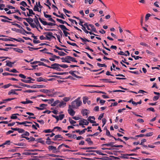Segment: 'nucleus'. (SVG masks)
Listing matches in <instances>:
<instances>
[{
    "instance_id": "ea45409f",
    "label": "nucleus",
    "mask_w": 160,
    "mask_h": 160,
    "mask_svg": "<svg viewBox=\"0 0 160 160\" xmlns=\"http://www.w3.org/2000/svg\"><path fill=\"white\" fill-rule=\"evenodd\" d=\"M56 20L58 22H60V23H61L62 24H64V23H65V21H63L62 19H59L58 18L56 19Z\"/></svg>"
},
{
    "instance_id": "f704fd0d",
    "label": "nucleus",
    "mask_w": 160,
    "mask_h": 160,
    "mask_svg": "<svg viewBox=\"0 0 160 160\" xmlns=\"http://www.w3.org/2000/svg\"><path fill=\"white\" fill-rule=\"evenodd\" d=\"M49 156L54 157H61V158H64V157L63 156H59L58 155H56L54 154H50L49 155Z\"/></svg>"
},
{
    "instance_id": "c03bdc74",
    "label": "nucleus",
    "mask_w": 160,
    "mask_h": 160,
    "mask_svg": "<svg viewBox=\"0 0 160 160\" xmlns=\"http://www.w3.org/2000/svg\"><path fill=\"white\" fill-rule=\"evenodd\" d=\"M58 55L60 56H64L66 55V54L63 52L59 51L58 52Z\"/></svg>"
},
{
    "instance_id": "09e8293b",
    "label": "nucleus",
    "mask_w": 160,
    "mask_h": 160,
    "mask_svg": "<svg viewBox=\"0 0 160 160\" xmlns=\"http://www.w3.org/2000/svg\"><path fill=\"white\" fill-rule=\"evenodd\" d=\"M68 20L70 21L71 22L73 23V22H74L75 23L76 25L78 24V22L76 21L74 19H72L71 18H68Z\"/></svg>"
},
{
    "instance_id": "a18cd8bd",
    "label": "nucleus",
    "mask_w": 160,
    "mask_h": 160,
    "mask_svg": "<svg viewBox=\"0 0 160 160\" xmlns=\"http://www.w3.org/2000/svg\"><path fill=\"white\" fill-rule=\"evenodd\" d=\"M46 143L48 145H52L53 143H55L54 142L50 141H46Z\"/></svg>"
},
{
    "instance_id": "0e129e2a",
    "label": "nucleus",
    "mask_w": 160,
    "mask_h": 160,
    "mask_svg": "<svg viewBox=\"0 0 160 160\" xmlns=\"http://www.w3.org/2000/svg\"><path fill=\"white\" fill-rule=\"evenodd\" d=\"M65 17H66L63 14L61 13L60 15H59L58 17L61 18L63 19H65Z\"/></svg>"
},
{
    "instance_id": "f8f14e48",
    "label": "nucleus",
    "mask_w": 160,
    "mask_h": 160,
    "mask_svg": "<svg viewBox=\"0 0 160 160\" xmlns=\"http://www.w3.org/2000/svg\"><path fill=\"white\" fill-rule=\"evenodd\" d=\"M68 73L72 75L73 76L76 78H82V77L81 76H77L76 74H75L73 72V71L71 70L69 72H68Z\"/></svg>"
},
{
    "instance_id": "6e6d98bb",
    "label": "nucleus",
    "mask_w": 160,
    "mask_h": 160,
    "mask_svg": "<svg viewBox=\"0 0 160 160\" xmlns=\"http://www.w3.org/2000/svg\"><path fill=\"white\" fill-rule=\"evenodd\" d=\"M30 25L31 26V27L32 28H36L37 29H38L37 26L34 23H32V22L31 23H30Z\"/></svg>"
},
{
    "instance_id": "39448f33",
    "label": "nucleus",
    "mask_w": 160,
    "mask_h": 160,
    "mask_svg": "<svg viewBox=\"0 0 160 160\" xmlns=\"http://www.w3.org/2000/svg\"><path fill=\"white\" fill-rule=\"evenodd\" d=\"M16 123L19 125H24L25 126L29 127L31 125H28L26 124L27 123H30L32 124V122H28V121H24L22 122H16Z\"/></svg>"
},
{
    "instance_id": "c756f323",
    "label": "nucleus",
    "mask_w": 160,
    "mask_h": 160,
    "mask_svg": "<svg viewBox=\"0 0 160 160\" xmlns=\"http://www.w3.org/2000/svg\"><path fill=\"white\" fill-rule=\"evenodd\" d=\"M37 81L38 82H41V81H44V82H46V80L41 77H39L38 78H37Z\"/></svg>"
},
{
    "instance_id": "bb28decb",
    "label": "nucleus",
    "mask_w": 160,
    "mask_h": 160,
    "mask_svg": "<svg viewBox=\"0 0 160 160\" xmlns=\"http://www.w3.org/2000/svg\"><path fill=\"white\" fill-rule=\"evenodd\" d=\"M35 88H44L45 87V86L43 85H34Z\"/></svg>"
},
{
    "instance_id": "6e6552de",
    "label": "nucleus",
    "mask_w": 160,
    "mask_h": 160,
    "mask_svg": "<svg viewBox=\"0 0 160 160\" xmlns=\"http://www.w3.org/2000/svg\"><path fill=\"white\" fill-rule=\"evenodd\" d=\"M58 67H60L59 64L54 63L51 65V66H48V68L53 69L56 70Z\"/></svg>"
},
{
    "instance_id": "ddd939ff",
    "label": "nucleus",
    "mask_w": 160,
    "mask_h": 160,
    "mask_svg": "<svg viewBox=\"0 0 160 160\" xmlns=\"http://www.w3.org/2000/svg\"><path fill=\"white\" fill-rule=\"evenodd\" d=\"M75 37L77 38H79L76 34L75 35ZM79 38L83 42H91V41L88 40V39L86 38H83L82 37H80Z\"/></svg>"
},
{
    "instance_id": "0eeeda50",
    "label": "nucleus",
    "mask_w": 160,
    "mask_h": 160,
    "mask_svg": "<svg viewBox=\"0 0 160 160\" xmlns=\"http://www.w3.org/2000/svg\"><path fill=\"white\" fill-rule=\"evenodd\" d=\"M70 105H69V109L68 110V112L70 115L72 116H73L75 114V112L72 109Z\"/></svg>"
},
{
    "instance_id": "603ef678",
    "label": "nucleus",
    "mask_w": 160,
    "mask_h": 160,
    "mask_svg": "<svg viewBox=\"0 0 160 160\" xmlns=\"http://www.w3.org/2000/svg\"><path fill=\"white\" fill-rule=\"evenodd\" d=\"M59 101H55V102H53L52 103V106H55L57 104H58L59 102H58Z\"/></svg>"
},
{
    "instance_id": "a878e982",
    "label": "nucleus",
    "mask_w": 160,
    "mask_h": 160,
    "mask_svg": "<svg viewBox=\"0 0 160 160\" xmlns=\"http://www.w3.org/2000/svg\"><path fill=\"white\" fill-rule=\"evenodd\" d=\"M89 27H90L92 28V31H94L95 32H97V31L96 30V28H95L94 26L92 24H89Z\"/></svg>"
},
{
    "instance_id": "dca6fc26",
    "label": "nucleus",
    "mask_w": 160,
    "mask_h": 160,
    "mask_svg": "<svg viewBox=\"0 0 160 160\" xmlns=\"http://www.w3.org/2000/svg\"><path fill=\"white\" fill-rule=\"evenodd\" d=\"M18 93L16 92L15 89H12L8 92V95H10L11 94L18 95Z\"/></svg>"
},
{
    "instance_id": "774afa93",
    "label": "nucleus",
    "mask_w": 160,
    "mask_h": 160,
    "mask_svg": "<svg viewBox=\"0 0 160 160\" xmlns=\"http://www.w3.org/2000/svg\"><path fill=\"white\" fill-rule=\"evenodd\" d=\"M153 134L152 132H150L148 133H147L146 135H145V136L146 137H149L150 136H152Z\"/></svg>"
},
{
    "instance_id": "9b49d317",
    "label": "nucleus",
    "mask_w": 160,
    "mask_h": 160,
    "mask_svg": "<svg viewBox=\"0 0 160 160\" xmlns=\"http://www.w3.org/2000/svg\"><path fill=\"white\" fill-rule=\"evenodd\" d=\"M50 33H52L51 32H45L44 33V34H46V39L48 40H51V36L49 35Z\"/></svg>"
},
{
    "instance_id": "72a5a7b5",
    "label": "nucleus",
    "mask_w": 160,
    "mask_h": 160,
    "mask_svg": "<svg viewBox=\"0 0 160 160\" xmlns=\"http://www.w3.org/2000/svg\"><path fill=\"white\" fill-rule=\"evenodd\" d=\"M85 140L88 142V143L89 144H93V142L91 141L90 138H87Z\"/></svg>"
},
{
    "instance_id": "5fc2aeb1",
    "label": "nucleus",
    "mask_w": 160,
    "mask_h": 160,
    "mask_svg": "<svg viewBox=\"0 0 160 160\" xmlns=\"http://www.w3.org/2000/svg\"><path fill=\"white\" fill-rule=\"evenodd\" d=\"M15 145H18L19 146H22L23 147H25L26 146L25 144L24 143H18V144H16L15 143Z\"/></svg>"
},
{
    "instance_id": "aec40b11",
    "label": "nucleus",
    "mask_w": 160,
    "mask_h": 160,
    "mask_svg": "<svg viewBox=\"0 0 160 160\" xmlns=\"http://www.w3.org/2000/svg\"><path fill=\"white\" fill-rule=\"evenodd\" d=\"M2 75L3 76L10 75V76H18V75L16 74H13V73H9L7 72L3 73H2Z\"/></svg>"
},
{
    "instance_id": "de8ad7c7",
    "label": "nucleus",
    "mask_w": 160,
    "mask_h": 160,
    "mask_svg": "<svg viewBox=\"0 0 160 160\" xmlns=\"http://www.w3.org/2000/svg\"><path fill=\"white\" fill-rule=\"evenodd\" d=\"M59 66H60V67L63 68H67L68 67V65H67L66 64H59Z\"/></svg>"
},
{
    "instance_id": "3c124183",
    "label": "nucleus",
    "mask_w": 160,
    "mask_h": 160,
    "mask_svg": "<svg viewBox=\"0 0 160 160\" xmlns=\"http://www.w3.org/2000/svg\"><path fill=\"white\" fill-rule=\"evenodd\" d=\"M12 86V85L10 84H8L5 85H4L2 87V88H4V89L7 88H9L10 86Z\"/></svg>"
},
{
    "instance_id": "412c9836",
    "label": "nucleus",
    "mask_w": 160,
    "mask_h": 160,
    "mask_svg": "<svg viewBox=\"0 0 160 160\" xmlns=\"http://www.w3.org/2000/svg\"><path fill=\"white\" fill-rule=\"evenodd\" d=\"M101 81H104L105 82H109L111 83H114L115 82L112 81H109V79H100Z\"/></svg>"
},
{
    "instance_id": "f03ea898",
    "label": "nucleus",
    "mask_w": 160,
    "mask_h": 160,
    "mask_svg": "<svg viewBox=\"0 0 160 160\" xmlns=\"http://www.w3.org/2000/svg\"><path fill=\"white\" fill-rule=\"evenodd\" d=\"M40 21L44 25H49V26H55V25H57L55 23H52L51 22H47L46 21H44L42 20V19L40 18H38Z\"/></svg>"
},
{
    "instance_id": "9d476101",
    "label": "nucleus",
    "mask_w": 160,
    "mask_h": 160,
    "mask_svg": "<svg viewBox=\"0 0 160 160\" xmlns=\"http://www.w3.org/2000/svg\"><path fill=\"white\" fill-rule=\"evenodd\" d=\"M12 30L13 31H15L17 32H19L23 35H25V33L23 32V30L19 29L16 28H12Z\"/></svg>"
},
{
    "instance_id": "13d9d810",
    "label": "nucleus",
    "mask_w": 160,
    "mask_h": 160,
    "mask_svg": "<svg viewBox=\"0 0 160 160\" xmlns=\"http://www.w3.org/2000/svg\"><path fill=\"white\" fill-rule=\"evenodd\" d=\"M21 78H22L25 79L27 78H26V76L22 74H20L18 75Z\"/></svg>"
},
{
    "instance_id": "a211bd4d",
    "label": "nucleus",
    "mask_w": 160,
    "mask_h": 160,
    "mask_svg": "<svg viewBox=\"0 0 160 160\" xmlns=\"http://www.w3.org/2000/svg\"><path fill=\"white\" fill-rule=\"evenodd\" d=\"M10 38L19 42H24V40L21 38H18V39L12 38Z\"/></svg>"
},
{
    "instance_id": "680f3d73",
    "label": "nucleus",
    "mask_w": 160,
    "mask_h": 160,
    "mask_svg": "<svg viewBox=\"0 0 160 160\" xmlns=\"http://www.w3.org/2000/svg\"><path fill=\"white\" fill-rule=\"evenodd\" d=\"M40 61H44L45 62H47V63H50V62L48 60L44 58L40 59Z\"/></svg>"
},
{
    "instance_id": "cd10ccee",
    "label": "nucleus",
    "mask_w": 160,
    "mask_h": 160,
    "mask_svg": "<svg viewBox=\"0 0 160 160\" xmlns=\"http://www.w3.org/2000/svg\"><path fill=\"white\" fill-rule=\"evenodd\" d=\"M6 62H7V63L6 65V66H8V67H12V62L9 61H8L7 60L6 61Z\"/></svg>"
},
{
    "instance_id": "5701e85b",
    "label": "nucleus",
    "mask_w": 160,
    "mask_h": 160,
    "mask_svg": "<svg viewBox=\"0 0 160 160\" xmlns=\"http://www.w3.org/2000/svg\"><path fill=\"white\" fill-rule=\"evenodd\" d=\"M13 50L16 51V52L20 53H22L23 52V51L21 49H20L18 48H13Z\"/></svg>"
},
{
    "instance_id": "4be33fe9",
    "label": "nucleus",
    "mask_w": 160,
    "mask_h": 160,
    "mask_svg": "<svg viewBox=\"0 0 160 160\" xmlns=\"http://www.w3.org/2000/svg\"><path fill=\"white\" fill-rule=\"evenodd\" d=\"M33 9V10L35 11L39 12L41 10V9L40 10V11L39 10V8H38V6L37 2H36V5L34 6V7Z\"/></svg>"
},
{
    "instance_id": "79ce46f5",
    "label": "nucleus",
    "mask_w": 160,
    "mask_h": 160,
    "mask_svg": "<svg viewBox=\"0 0 160 160\" xmlns=\"http://www.w3.org/2000/svg\"><path fill=\"white\" fill-rule=\"evenodd\" d=\"M96 148L95 147H85V148H82L81 149L86 150V149H96Z\"/></svg>"
},
{
    "instance_id": "a19ab883",
    "label": "nucleus",
    "mask_w": 160,
    "mask_h": 160,
    "mask_svg": "<svg viewBox=\"0 0 160 160\" xmlns=\"http://www.w3.org/2000/svg\"><path fill=\"white\" fill-rule=\"evenodd\" d=\"M97 65L100 67H107V66L105 64H101L98 63H97Z\"/></svg>"
},
{
    "instance_id": "37998d69",
    "label": "nucleus",
    "mask_w": 160,
    "mask_h": 160,
    "mask_svg": "<svg viewBox=\"0 0 160 160\" xmlns=\"http://www.w3.org/2000/svg\"><path fill=\"white\" fill-rule=\"evenodd\" d=\"M20 4L21 5H22L24 7H25L26 6H28V5L27 4V3L24 1H22V2H20Z\"/></svg>"
},
{
    "instance_id": "58836bf2",
    "label": "nucleus",
    "mask_w": 160,
    "mask_h": 160,
    "mask_svg": "<svg viewBox=\"0 0 160 160\" xmlns=\"http://www.w3.org/2000/svg\"><path fill=\"white\" fill-rule=\"evenodd\" d=\"M28 48H29V50L30 51H32V50H31V49H33V50H37L41 48V47H40L39 48H35L31 47L29 46L28 47Z\"/></svg>"
},
{
    "instance_id": "8fccbe9b",
    "label": "nucleus",
    "mask_w": 160,
    "mask_h": 160,
    "mask_svg": "<svg viewBox=\"0 0 160 160\" xmlns=\"http://www.w3.org/2000/svg\"><path fill=\"white\" fill-rule=\"evenodd\" d=\"M17 131L20 133H22L25 132V131L24 129L19 128H18Z\"/></svg>"
},
{
    "instance_id": "e2e57ef3",
    "label": "nucleus",
    "mask_w": 160,
    "mask_h": 160,
    "mask_svg": "<svg viewBox=\"0 0 160 160\" xmlns=\"http://www.w3.org/2000/svg\"><path fill=\"white\" fill-rule=\"evenodd\" d=\"M22 29L23 30V32L24 33L25 32V33L28 34H32V33L31 32H27L24 29L22 28Z\"/></svg>"
},
{
    "instance_id": "052dcab7",
    "label": "nucleus",
    "mask_w": 160,
    "mask_h": 160,
    "mask_svg": "<svg viewBox=\"0 0 160 160\" xmlns=\"http://www.w3.org/2000/svg\"><path fill=\"white\" fill-rule=\"evenodd\" d=\"M128 72L131 73H134L137 75H138L139 74V73L138 72V71H129Z\"/></svg>"
},
{
    "instance_id": "2f4dec72",
    "label": "nucleus",
    "mask_w": 160,
    "mask_h": 160,
    "mask_svg": "<svg viewBox=\"0 0 160 160\" xmlns=\"http://www.w3.org/2000/svg\"><path fill=\"white\" fill-rule=\"evenodd\" d=\"M21 80L25 83H32L33 82H32L30 80H28L26 79H21Z\"/></svg>"
},
{
    "instance_id": "2eb2a0df",
    "label": "nucleus",
    "mask_w": 160,
    "mask_h": 160,
    "mask_svg": "<svg viewBox=\"0 0 160 160\" xmlns=\"http://www.w3.org/2000/svg\"><path fill=\"white\" fill-rule=\"evenodd\" d=\"M68 60L69 61H72V62H77V61L76 60V58H74L73 57H72L70 56H68Z\"/></svg>"
},
{
    "instance_id": "b1692460",
    "label": "nucleus",
    "mask_w": 160,
    "mask_h": 160,
    "mask_svg": "<svg viewBox=\"0 0 160 160\" xmlns=\"http://www.w3.org/2000/svg\"><path fill=\"white\" fill-rule=\"evenodd\" d=\"M48 148L50 150H52L53 151V152L57 150L56 147L52 146H49L48 147Z\"/></svg>"
},
{
    "instance_id": "864d4df0",
    "label": "nucleus",
    "mask_w": 160,
    "mask_h": 160,
    "mask_svg": "<svg viewBox=\"0 0 160 160\" xmlns=\"http://www.w3.org/2000/svg\"><path fill=\"white\" fill-rule=\"evenodd\" d=\"M151 14L149 13L147 14L145 16V20L147 21L149 19V17L150 16Z\"/></svg>"
},
{
    "instance_id": "6ab92c4d",
    "label": "nucleus",
    "mask_w": 160,
    "mask_h": 160,
    "mask_svg": "<svg viewBox=\"0 0 160 160\" xmlns=\"http://www.w3.org/2000/svg\"><path fill=\"white\" fill-rule=\"evenodd\" d=\"M68 56L65 58H61V59L62 60V62H67L68 63H70L71 62L70 61H69L68 60Z\"/></svg>"
},
{
    "instance_id": "423d86ee",
    "label": "nucleus",
    "mask_w": 160,
    "mask_h": 160,
    "mask_svg": "<svg viewBox=\"0 0 160 160\" xmlns=\"http://www.w3.org/2000/svg\"><path fill=\"white\" fill-rule=\"evenodd\" d=\"M44 15L46 18H49L48 20L49 21L55 23V21L51 18V15L46 14L44 12Z\"/></svg>"
},
{
    "instance_id": "4d7b16f0",
    "label": "nucleus",
    "mask_w": 160,
    "mask_h": 160,
    "mask_svg": "<svg viewBox=\"0 0 160 160\" xmlns=\"http://www.w3.org/2000/svg\"><path fill=\"white\" fill-rule=\"evenodd\" d=\"M106 135H107L108 136H109L110 137H112V136L110 134V132L108 130L107 128L106 129Z\"/></svg>"
},
{
    "instance_id": "f3484780",
    "label": "nucleus",
    "mask_w": 160,
    "mask_h": 160,
    "mask_svg": "<svg viewBox=\"0 0 160 160\" xmlns=\"http://www.w3.org/2000/svg\"><path fill=\"white\" fill-rule=\"evenodd\" d=\"M87 130V128H84L82 131H80L79 130H76V132L78 133L79 135H81L84 133Z\"/></svg>"
},
{
    "instance_id": "4468645a",
    "label": "nucleus",
    "mask_w": 160,
    "mask_h": 160,
    "mask_svg": "<svg viewBox=\"0 0 160 160\" xmlns=\"http://www.w3.org/2000/svg\"><path fill=\"white\" fill-rule=\"evenodd\" d=\"M23 19L24 20H25L29 24L30 23H31L32 22H33L34 21L33 19L31 18H23Z\"/></svg>"
},
{
    "instance_id": "c85d7f7f",
    "label": "nucleus",
    "mask_w": 160,
    "mask_h": 160,
    "mask_svg": "<svg viewBox=\"0 0 160 160\" xmlns=\"http://www.w3.org/2000/svg\"><path fill=\"white\" fill-rule=\"evenodd\" d=\"M38 63H39V64H38L39 66H43L47 68H48V66L46 64L43 62L38 61Z\"/></svg>"
},
{
    "instance_id": "f257e3e1",
    "label": "nucleus",
    "mask_w": 160,
    "mask_h": 160,
    "mask_svg": "<svg viewBox=\"0 0 160 160\" xmlns=\"http://www.w3.org/2000/svg\"><path fill=\"white\" fill-rule=\"evenodd\" d=\"M82 102L80 101H73L71 102V107L72 108H77L81 106Z\"/></svg>"
},
{
    "instance_id": "e433bc0d",
    "label": "nucleus",
    "mask_w": 160,
    "mask_h": 160,
    "mask_svg": "<svg viewBox=\"0 0 160 160\" xmlns=\"http://www.w3.org/2000/svg\"><path fill=\"white\" fill-rule=\"evenodd\" d=\"M58 27L61 28L63 32V30H65V29L66 28V27L64 25L62 24L59 25Z\"/></svg>"
},
{
    "instance_id": "4c0bfd02",
    "label": "nucleus",
    "mask_w": 160,
    "mask_h": 160,
    "mask_svg": "<svg viewBox=\"0 0 160 160\" xmlns=\"http://www.w3.org/2000/svg\"><path fill=\"white\" fill-rule=\"evenodd\" d=\"M67 42L68 44L70 45H71L73 46H76L77 47H78V46L75 43H71V42L68 41H67Z\"/></svg>"
},
{
    "instance_id": "69168bd1",
    "label": "nucleus",
    "mask_w": 160,
    "mask_h": 160,
    "mask_svg": "<svg viewBox=\"0 0 160 160\" xmlns=\"http://www.w3.org/2000/svg\"><path fill=\"white\" fill-rule=\"evenodd\" d=\"M114 143H115L113 142H110L109 143V146H111V147H112V148L115 147L114 146H115L116 145H114Z\"/></svg>"
},
{
    "instance_id": "7ed1b4c3",
    "label": "nucleus",
    "mask_w": 160,
    "mask_h": 160,
    "mask_svg": "<svg viewBox=\"0 0 160 160\" xmlns=\"http://www.w3.org/2000/svg\"><path fill=\"white\" fill-rule=\"evenodd\" d=\"M1 21L2 22H9V23H12V24L13 25L16 26L20 28H21V29L22 28V27H21L17 23H14L13 22H11L9 21H8V20L4 19H2L1 20Z\"/></svg>"
},
{
    "instance_id": "473e14b6",
    "label": "nucleus",
    "mask_w": 160,
    "mask_h": 160,
    "mask_svg": "<svg viewBox=\"0 0 160 160\" xmlns=\"http://www.w3.org/2000/svg\"><path fill=\"white\" fill-rule=\"evenodd\" d=\"M33 103V102L32 101H22L21 102V103L23 104H26L28 103Z\"/></svg>"
},
{
    "instance_id": "338daca9",
    "label": "nucleus",
    "mask_w": 160,
    "mask_h": 160,
    "mask_svg": "<svg viewBox=\"0 0 160 160\" xmlns=\"http://www.w3.org/2000/svg\"><path fill=\"white\" fill-rule=\"evenodd\" d=\"M5 7V5L4 4L0 3V9L1 10H3Z\"/></svg>"
},
{
    "instance_id": "7c9ffc66",
    "label": "nucleus",
    "mask_w": 160,
    "mask_h": 160,
    "mask_svg": "<svg viewBox=\"0 0 160 160\" xmlns=\"http://www.w3.org/2000/svg\"><path fill=\"white\" fill-rule=\"evenodd\" d=\"M41 92H43L45 93H47L50 92L49 90L42 89L40 90Z\"/></svg>"
},
{
    "instance_id": "c9c22d12",
    "label": "nucleus",
    "mask_w": 160,
    "mask_h": 160,
    "mask_svg": "<svg viewBox=\"0 0 160 160\" xmlns=\"http://www.w3.org/2000/svg\"><path fill=\"white\" fill-rule=\"evenodd\" d=\"M87 109H85L83 110L82 111V113L83 114V116L87 115L88 114V113L86 112Z\"/></svg>"
},
{
    "instance_id": "49530a36",
    "label": "nucleus",
    "mask_w": 160,
    "mask_h": 160,
    "mask_svg": "<svg viewBox=\"0 0 160 160\" xmlns=\"http://www.w3.org/2000/svg\"><path fill=\"white\" fill-rule=\"evenodd\" d=\"M66 105V103L62 102H61L59 104V107H61L62 106H65Z\"/></svg>"
},
{
    "instance_id": "1a4fd4ad",
    "label": "nucleus",
    "mask_w": 160,
    "mask_h": 160,
    "mask_svg": "<svg viewBox=\"0 0 160 160\" xmlns=\"http://www.w3.org/2000/svg\"><path fill=\"white\" fill-rule=\"evenodd\" d=\"M19 84L20 85L24 87H27L28 88H34L35 87H34V85L32 86H30L29 85L25 84L22 83V82H19Z\"/></svg>"
},
{
    "instance_id": "bf43d9fd",
    "label": "nucleus",
    "mask_w": 160,
    "mask_h": 160,
    "mask_svg": "<svg viewBox=\"0 0 160 160\" xmlns=\"http://www.w3.org/2000/svg\"><path fill=\"white\" fill-rule=\"evenodd\" d=\"M118 54L122 55H124L126 56H127V54H125L122 51H120L118 53Z\"/></svg>"
},
{
    "instance_id": "20e7f679",
    "label": "nucleus",
    "mask_w": 160,
    "mask_h": 160,
    "mask_svg": "<svg viewBox=\"0 0 160 160\" xmlns=\"http://www.w3.org/2000/svg\"><path fill=\"white\" fill-rule=\"evenodd\" d=\"M34 21V22L38 26L39 28L42 30L43 29V28L41 26L40 23L38 20V18L36 17V16H35V18H33Z\"/></svg>"
},
{
    "instance_id": "393cba45",
    "label": "nucleus",
    "mask_w": 160,
    "mask_h": 160,
    "mask_svg": "<svg viewBox=\"0 0 160 160\" xmlns=\"http://www.w3.org/2000/svg\"><path fill=\"white\" fill-rule=\"evenodd\" d=\"M96 158L97 159H100L102 160H111V159L110 158L108 157H103L102 158Z\"/></svg>"
}]
</instances>
